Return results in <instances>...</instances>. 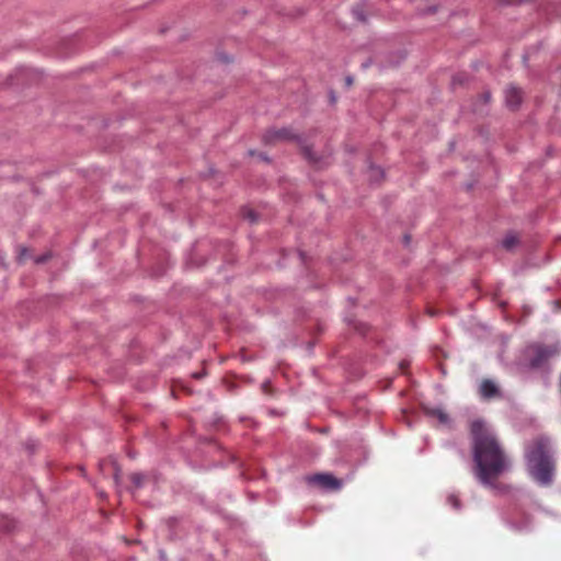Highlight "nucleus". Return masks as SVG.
Returning a JSON list of instances; mask_svg holds the SVG:
<instances>
[{
    "label": "nucleus",
    "mask_w": 561,
    "mask_h": 561,
    "mask_svg": "<svg viewBox=\"0 0 561 561\" xmlns=\"http://www.w3.org/2000/svg\"><path fill=\"white\" fill-rule=\"evenodd\" d=\"M473 476L484 486H494L495 481L511 470L510 457L499 442L494 431L481 420L471 423Z\"/></svg>",
    "instance_id": "nucleus-1"
},
{
    "label": "nucleus",
    "mask_w": 561,
    "mask_h": 561,
    "mask_svg": "<svg viewBox=\"0 0 561 561\" xmlns=\"http://www.w3.org/2000/svg\"><path fill=\"white\" fill-rule=\"evenodd\" d=\"M530 476L541 485H549L554 474L553 447L550 438L539 437L526 454Z\"/></svg>",
    "instance_id": "nucleus-2"
},
{
    "label": "nucleus",
    "mask_w": 561,
    "mask_h": 561,
    "mask_svg": "<svg viewBox=\"0 0 561 561\" xmlns=\"http://www.w3.org/2000/svg\"><path fill=\"white\" fill-rule=\"evenodd\" d=\"M531 356L529 358V365L533 368H539L546 364L551 357L559 353L557 347H548L536 345L529 348Z\"/></svg>",
    "instance_id": "nucleus-3"
},
{
    "label": "nucleus",
    "mask_w": 561,
    "mask_h": 561,
    "mask_svg": "<svg viewBox=\"0 0 561 561\" xmlns=\"http://www.w3.org/2000/svg\"><path fill=\"white\" fill-rule=\"evenodd\" d=\"M308 482L325 491H336L342 488V481L329 473H319L308 478Z\"/></svg>",
    "instance_id": "nucleus-4"
},
{
    "label": "nucleus",
    "mask_w": 561,
    "mask_h": 561,
    "mask_svg": "<svg viewBox=\"0 0 561 561\" xmlns=\"http://www.w3.org/2000/svg\"><path fill=\"white\" fill-rule=\"evenodd\" d=\"M531 524V517L520 512H516L515 515L507 520V525L511 527V529L518 533L530 530Z\"/></svg>",
    "instance_id": "nucleus-5"
},
{
    "label": "nucleus",
    "mask_w": 561,
    "mask_h": 561,
    "mask_svg": "<svg viewBox=\"0 0 561 561\" xmlns=\"http://www.w3.org/2000/svg\"><path fill=\"white\" fill-rule=\"evenodd\" d=\"M479 392L484 399H492L500 397V390L496 383L491 379H484L481 381Z\"/></svg>",
    "instance_id": "nucleus-6"
},
{
    "label": "nucleus",
    "mask_w": 561,
    "mask_h": 561,
    "mask_svg": "<svg viewBox=\"0 0 561 561\" xmlns=\"http://www.w3.org/2000/svg\"><path fill=\"white\" fill-rule=\"evenodd\" d=\"M505 103L511 108H516L522 103V91L516 87H508L505 90Z\"/></svg>",
    "instance_id": "nucleus-7"
},
{
    "label": "nucleus",
    "mask_w": 561,
    "mask_h": 561,
    "mask_svg": "<svg viewBox=\"0 0 561 561\" xmlns=\"http://www.w3.org/2000/svg\"><path fill=\"white\" fill-rule=\"evenodd\" d=\"M294 135L291 131L287 128H282L277 130H271L265 135L266 141H273V140H288L293 139Z\"/></svg>",
    "instance_id": "nucleus-8"
},
{
    "label": "nucleus",
    "mask_w": 561,
    "mask_h": 561,
    "mask_svg": "<svg viewBox=\"0 0 561 561\" xmlns=\"http://www.w3.org/2000/svg\"><path fill=\"white\" fill-rule=\"evenodd\" d=\"M517 243L518 239L515 234H507L502 241V245L506 250H512Z\"/></svg>",
    "instance_id": "nucleus-9"
},
{
    "label": "nucleus",
    "mask_w": 561,
    "mask_h": 561,
    "mask_svg": "<svg viewBox=\"0 0 561 561\" xmlns=\"http://www.w3.org/2000/svg\"><path fill=\"white\" fill-rule=\"evenodd\" d=\"M430 413L433 416H436L442 424H447L449 422L448 414L445 411L440 410V409H434Z\"/></svg>",
    "instance_id": "nucleus-10"
},
{
    "label": "nucleus",
    "mask_w": 561,
    "mask_h": 561,
    "mask_svg": "<svg viewBox=\"0 0 561 561\" xmlns=\"http://www.w3.org/2000/svg\"><path fill=\"white\" fill-rule=\"evenodd\" d=\"M145 476L141 473H134L131 474V481L136 486H141L144 482Z\"/></svg>",
    "instance_id": "nucleus-11"
},
{
    "label": "nucleus",
    "mask_w": 561,
    "mask_h": 561,
    "mask_svg": "<svg viewBox=\"0 0 561 561\" xmlns=\"http://www.w3.org/2000/svg\"><path fill=\"white\" fill-rule=\"evenodd\" d=\"M353 15L355 16L356 20L360 21V22H365L366 21V18L363 13V10L360 8H354L353 9Z\"/></svg>",
    "instance_id": "nucleus-12"
},
{
    "label": "nucleus",
    "mask_w": 561,
    "mask_h": 561,
    "mask_svg": "<svg viewBox=\"0 0 561 561\" xmlns=\"http://www.w3.org/2000/svg\"><path fill=\"white\" fill-rule=\"evenodd\" d=\"M448 502L455 507V508H459V501L458 499L455 496V495H450L448 497Z\"/></svg>",
    "instance_id": "nucleus-13"
},
{
    "label": "nucleus",
    "mask_w": 561,
    "mask_h": 561,
    "mask_svg": "<svg viewBox=\"0 0 561 561\" xmlns=\"http://www.w3.org/2000/svg\"><path fill=\"white\" fill-rule=\"evenodd\" d=\"M47 259H48V255L37 256V257L35 259V263H43V262H45Z\"/></svg>",
    "instance_id": "nucleus-14"
},
{
    "label": "nucleus",
    "mask_w": 561,
    "mask_h": 561,
    "mask_svg": "<svg viewBox=\"0 0 561 561\" xmlns=\"http://www.w3.org/2000/svg\"><path fill=\"white\" fill-rule=\"evenodd\" d=\"M27 255V250L26 249H22L21 253H20V256H19V260L20 261H23Z\"/></svg>",
    "instance_id": "nucleus-15"
},
{
    "label": "nucleus",
    "mask_w": 561,
    "mask_h": 561,
    "mask_svg": "<svg viewBox=\"0 0 561 561\" xmlns=\"http://www.w3.org/2000/svg\"><path fill=\"white\" fill-rule=\"evenodd\" d=\"M305 154H306V157H307L308 159H310V160H314V158H313V156L311 154V152H310V149H309V148H306V149H305Z\"/></svg>",
    "instance_id": "nucleus-16"
},
{
    "label": "nucleus",
    "mask_w": 561,
    "mask_h": 561,
    "mask_svg": "<svg viewBox=\"0 0 561 561\" xmlns=\"http://www.w3.org/2000/svg\"><path fill=\"white\" fill-rule=\"evenodd\" d=\"M249 219L251 221H255L256 220V216L252 213V211H249V215H248Z\"/></svg>",
    "instance_id": "nucleus-17"
},
{
    "label": "nucleus",
    "mask_w": 561,
    "mask_h": 561,
    "mask_svg": "<svg viewBox=\"0 0 561 561\" xmlns=\"http://www.w3.org/2000/svg\"><path fill=\"white\" fill-rule=\"evenodd\" d=\"M353 83V79L351 77L346 78V84L351 85Z\"/></svg>",
    "instance_id": "nucleus-18"
},
{
    "label": "nucleus",
    "mask_w": 561,
    "mask_h": 561,
    "mask_svg": "<svg viewBox=\"0 0 561 561\" xmlns=\"http://www.w3.org/2000/svg\"><path fill=\"white\" fill-rule=\"evenodd\" d=\"M202 376H203V374H202V373H196V374H194V377H195V378H201Z\"/></svg>",
    "instance_id": "nucleus-19"
},
{
    "label": "nucleus",
    "mask_w": 561,
    "mask_h": 561,
    "mask_svg": "<svg viewBox=\"0 0 561 561\" xmlns=\"http://www.w3.org/2000/svg\"><path fill=\"white\" fill-rule=\"evenodd\" d=\"M484 98H485V101H489V100H490V94H489V93H485V94H484Z\"/></svg>",
    "instance_id": "nucleus-20"
},
{
    "label": "nucleus",
    "mask_w": 561,
    "mask_h": 561,
    "mask_svg": "<svg viewBox=\"0 0 561 561\" xmlns=\"http://www.w3.org/2000/svg\"><path fill=\"white\" fill-rule=\"evenodd\" d=\"M405 242L408 243L410 241V238L409 237H405L404 238Z\"/></svg>",
    "instance_id": "nucleus-21"
}]
</instances>
